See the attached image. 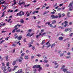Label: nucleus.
Returning <instances> with one entry per match:
<instances>
[{"mask_svg":"<svg viewBox=\"0 0 73 73\" xmlns=\"http://www.w3.org/2000/svg\"><path fill=\"white\" fill-rule=\"evenodd\" d=\"M24 12H23V11H20L19 13H17V16H20L21 17L23 15H24Z\"/></svg>","mask_w":73,"mask_h":73,"instance_id":"obj_1","label":"nucleus"},{"mask_svg":"<svg viewBox=\"0 0 73 73\" xmlns=\"http://www.w3.org/2000/svg\"><path fill=\"white\" fill-rule=\"evenodd\" d=\"M51 17L52 18V19H57L58 18V16L57 15L55 16L54 15L52 14L51 15Z\"/></svg>","mask_w":73,"mask_h":73,"instance_id":"obj_2","label":"nucleus"},{"mask_svg":"<svg viewBox=\"0 0 73 73\" xmlns=\"http://www.w3.org/2000/svg\"><path fill=\"white\" fill-rule=\"evenodd\" d=\"M71 3H70L68 7H69L70 8L69 9V11H72L73 10V9L72 8V5H71Z\"/></svg>","mask_w":73,"mask_h":73,"instance_id":"obj_3","label":"nucleus"},{"mask_svg":"<svg viewBox=\"0 0 73 73\" xmlns=\"http://www.w3.org/2000/svg\"><path fill=\"white\" fill-rule=\"evenodd\" d=\"M70 31V32L72 31V29L71 28H68L67 29H65V32H68V31Z\"/></svg>","mask_w":73,"mask_h":73,"instance_id":"obj_4","label":"nucleus"},{"mask_svg":"<svg viewBox=\"0 0 73 73\" xmlns=\"http://www.w3.org/2000/svg\"><path fill=\"white\" fill-rule=\"evenodd\" d=\"M40 67V65H35L33 67V68H39Z\"/></svg>","mask_w":73,"mask_h":73,"instance_id":"obj_5","label":"nucleus"},{"mask_svg":"<svg viewBox=\"0 0 73 73\" xmlns=\"http://www.w3.org/2000/svg\"><path fill=\"white\" fill-rule=\"evenodd\" d=\"M58 40H60V41L63 40V37L62 36H60L59 38H58Z\"/></svg>","mask_w":73,"mask_h":73,"instance_id":"obj_6","label":"nucleus"},{"mask_svg":"<svg viewBox=\"0 0 73 73\" xmlns=\"http://www.w3.org/2000/svg\"><path fill=\"white\" fill-rule=\"evenodd\" d=\"M21 38H22V36H19L18 38V39L19 40H21Z\"/></svg>","mask_w":73,"mask_h":73,"instance_id":"obj_7","label":"nucleus"},{"mask_svg":"<svg viewBox=\"0 0 73 73\" xmlns=\"http://www.w3.org/2000/svg\"><path fill=\"white\" fill-rule=\"evenodd\" d=\"M45 42V40H43L42 41V43H41V45H44Z\"/></svg>","mask_w":73,"mask_h":73,"instance_id":"obj_8","label":"nucleus"},{"mask_svg":"<svg viewBox=\"0 0 73 73\" xmlns=\"http://www.w3.org/2000/svg\"><path fill=\"white\" fill-rule=\"evenodd\" d=\"M16 61H13V63H12V65H15L16 64Z\"/></svg>","mask_w":73,"mask_h":73,"instance_id":"obj_9","label":"nucleus"},{"mask_svg":"<svg viewBox=\"0 0 73 73\" xmlns=\"http://www.w3.org/2000/svg\"><path fill=\"white\" fill-rule=\"evenodd\" d=\"M23 4V5H25V2H22L21 3H18V4L19 5H21L22 4Z\"/></svg>","mask_w":73,"mask_h":73,"instance_id":"obj_10","label":"nucleus"},{"mask_svg":"<svg viewBox=\"0 0 73 73\" xmlns=\"http://www.w3.org/2000/svg\"><path fill=\"white\" fill-rule=\"evenodd\" d=\"M41 33H39V35H37L36 36V38H38V37H40V36H41Z\"/></svg>","mask_w":73,"mask_h":73,"instance_id":"obj_11","label":"nucleus"},{"mask_svg":"<svg viewBox=\"0 0 73 73\" xmlns=\"http://www.w3.org/2000/svg\"><path fill=\"white\" fill-rule=\"evenodd\" d=\"M20 23H24V21L23 20V19H21L20 21Z\"/></svg>","mask_w":73,"mask_h":73,"instance_id":"obj_12","label":"nucleus"},{"mask_svg":"<svg viewBox=\"0 0 73 73\" xmlns=\"http://www.w3.org/2000/svg\"><path fill=\"white\" fill-rule=\"evenodd\" d=\"M38 68H39V69L38 70L39 72H40V70H42V68L40 67H40H38Z\"/></svg>","mask_w":73,"mask_h":73,"instance_id":"obj_13","label":"nucleus"},{"mask_svg":"<svg viewBox=\"0 0 73 73\" xmlns=\"http://www.w3.org/2000/svg\"><path fill=\"white\" fill-rule=\"evenodd\" d=\"M56 23V20H54L52 21V24H54Z\"/></svg>","mask_w":73,"mask_h":73,"instance_id":"obj_14","label":"nucleus"},{"mask_svg":"<svg viewBox=\"0 0 73 73\" xmlns=\"http://www.w3.org/2000/svg\"><path fill=\"white\" fill-rule=\"evenodd\" d=\"M58 15L59 18H60L61 17V13H58Z\"/></svg>","mask_w":73,"mask_h":73,"instance_id":"obj_15","label":"nucleus"},{"mask_svg":"<svg viewBox=\"0 0 73 73\" xmlns=\"http://www.w3.org/2000/svg\"><path fill=\"white\" fill-rule=\"evenodd\" d=\"M67 70H68V69H63V71L64 73H65V72Z\"/></svg>","mask_w":73,"mask_h":73,"instance_id":"obj_16","label":"nucleus"},{"mask_svg":"<svg viewBox=\"0 0 73 73\" xmlns=\"http://www.w3.org/2000/svg\"><path fill=\"white\" fill-rule=\"evenodd\" d=\"M44 29L41 30L39 33H40L41 35V33H43V32H44Z\"/></svg>","mask_w":73,"mask_h":73,"instance_id":"obj_17","label":"nucleus"},{"mask_svg":"<svg viewBox=\"0 0 73 73\" xmlns=\"http://www.w3.org/2000/svg\"><path fill=\"white\" fill-rule=\"evenodd\" d=\"M25 59H28L29 58L28 55H26L25 57Z\"/></svg>","mask_w":73,"mask_h":73,"instance_id":"obj_18","label":"nucleus"},{"mask_svg":"<svg viewBox=\"0 0 73 73\" xmlns=\"http://www.w3.org/2000/svg\"><path fill=\"white\" fill-rule=\"evenodd\" d=\"M68 22L67 21H66L64 22V24L66 25H68Z\"/></svg>","mask_w":73,"mask_h":73,"instance_id":"obj_19","label":"nucleus"},{"mask_svg":"<svg viewBox=\"0 0 73 73\" xmlns=\"http://www.w3.org/2000/svg\"><path fill=\"white\" fill-rule=\"evenodd\" d=\"M20 31H21V30L20 29H19L18 30H17L16 31V32H18L19 33L20 32Z\"/></svg>","mask_w":73,"mask_h":73,"instance_id":"obj_20","label":"nucleus"},{"mask_svg":"<svg viewBox=\"0 0 73 73\" xmlns=\"http://www.w3.org/2000/svg\"><path fill=\"white\" fill-rule=\"evenodd\" d=\"M56 45V44L54 43L51 46V48H53V46H54Z\"/></svg>","mask_w":73,"mask_h":73,"instance_id":"obj_21","label":"nucleus"},{"mask_svg":"<svg viewBox=\"0 0 73 73\" xmlns=\"http://www.w3.org/2000/svg\"><path fill=\"white\" fill-rule=\"evenodd\" d=\"M5 12L4 11L3 13H2V15L1 16V17H4V15L5 14H4V13H5Z\"/></svg>","mask_w":73,"mask_h":73,"instance_id":"obj_22","label":"nucleus"},{"mask_svg":"<svg viewBox=\"0 0 73 73\" xmlns=\"http://www.w3.org/2000/svg\"><path fill=\"white\" fill-rule=\"evenodd\" d=\"M46 34V33H42V34H41V36H44V35H45Z\"/></svg>","mask_w":73,"mask_h":73,"instance_id":"obj_23","label":"nucleus"},{"mask_svg":"<svg viewBox=\"0 0 73 73\" xmlns=\"http://www.w3.org/2000/svg\"><path fill=\"white\" fill-rule=\"evenodd\" d=\"M6 58V61H8V56H6L5 57Z\"/></svg>","mask_w":73,"mask_h":73,"instance_id":"obj_24","label":"nucleus"},{"mask_svg":"<svg viewBox=\"0 0 73 73\" xmlns=\"http://www.w3.org/2000/svg\"><path fill=\"white\" fill-rule=\"evenodd\" d=\"M15 38H17L18 37V36H17V35H16V34H15Z\"/></svg>","mask_w":73,"mask_h":73,"instance_id":"obj_25","label":"nucleus"},{"mask_svg":"<svg viewBox=\"0 0 73 73\" xmlns=\"http://www.w3.org/2000/svg\"><path fill=\"white\" fill-rule=\"evenodd\" d=\"M18 71H19V73H22V70H18Z\"/></svg>","mask_w":73,"mask_h":73,"instance_id":"obj_26","label":"nucleus"},{"mask_svg":"<svg viewBox=\"0 0 73 73\" xmlns=\"http://www.w3.org/2000/svg\"><path fill=\"white\" fill-rule=\"evenodd\" d=\"M27 37V36H29L30 37V33H29L27 35H26Z\"/></svg>","mask_w":73,"mask_h":73,"instance_id":"obj_27","label":"nucleus"},{"mask_svg":"<svg viewBox=\"0 0 73 73\" xmlns=\"http://www.w3.org/2000/svg\"><path fill=\"white\" fill-rule=\"evenodd\" d=\"M44 63H47V62H48V60H44Z\"/></svg>","mask_w":73,"mask_h":73,"instance_id":"obj_28","label":"nucleus"},{"mask_svg":"<svg viewBox=\"0 0 73 73\" xmlns=\"http://www.w3.org/2000/svg\"><path fill=\"white\" fill-rule=\"evenodd\" d=\"M65 14L64 13L63 14H62V15H61V17H64V16H65Z\"/></svg>","mask_w":73,"mask_h":73,"instance_id":"obj_29","label":"nucleus"},{"mask_svg":"<svg viewBox=\"0 0 73 73\" xmlns=\"http://www.w3.org/2000/svg\"><path fill=\"white\" fill-rule=\"evenodd\" d=\"M16 44H13L12 45V46H16Z\"/></svg>","mask_w":73,"mask_h":73,"instance_id":"obj_30","label":"nucleus"},{"mask_svg":"<svg viewBox=\"0 0 73 73\" xmlns=\"http://www.w3.org/2000/svg\"><path fill=\"white\" fill-rule=\"evenodd\" d=\"M9 62L7 63L6 64L7 66H9Z\"/></svg>","mask_w":73,"mask_h":73,"instance_id":"obj_31","label":"nucleus"},{"mask_svg":"<svg viewBox=\"0 0 73 73\" xmlns=\"http://www.w3.org/2000/svg\"><path fill=\"white\" fill-rule=\"evenodd\" d=\"M24 54H25V53H22L21 54V57H23V56L24 55Z\"/></svg>","mask_w":73,"mask_h":73,"instance_id":"obj_32","label":"nucleus"},{"mask_svg":"<svg viewBox=\"0 0 73 73\" xmlns=\"http://www.w3.org/2000/svg\"><path fill=\"white\" fill-rule=\"evenodd\" d=\"M46 25L47 24H48V25H49V24H50V22H47L46 23H45Z\"/></svg>","mask_w":73,"mask_h":73,"instance_id":"obj_33","label":"nucleus"},{"mask_svg":"<svg viewBox=\"0 0 73 73\" xmlns=\"http://www.w3.org/2000/svg\"><path fill=\"white\" fill-rule=\"evenodd\" d=\"M17 26H20V25H19V24H17V25H15V27H14V28H16L17 27Z\"/></svg>","mask_w":73,"mask_h":73,"instance_id":"obj_34","label":"nucleus"},{"mask_svg":"<svg viewBox=\"0 0 73 73\" xmlns=\"http://www.w3.org/2000/svg\"><path fill=\"white\" fill-rule=\"evenodd\" d=\"M5 1L1 2V4H4L5 3Z\"/></svg>","mask_w":73,"mask_h":73,"instance_id":"obj_35","label":"nucleus"},{"mask_svg":"<svg viewBox=\"0 0 73 73\" xmlns=\"http://www.w3.org/2000/svg\"><path fill=\"white\" fill-rule=\"evenodd\" d=\"M34 73H36V69H34Z\"/></svg>","mask_w":73,"mask_h":73,"instance_id":"obj_36","label":"nucleus"},{"mask_svg":"<svg viewBox=\"0 0 73 73\" xmlns=\"http://www.w3.org/2000/svg\"><path fill=\"white\" fill-rule=\"evenodd\" d=\"M64 55V53L61 54L60 55V56H62Z\"/></svg>","mask_w":73,"mask_h":73,"instance_id":"obj_37","label":"nucleus"},{"mask_svg":"<svg viewBox=\"0 0 73 73\" xmlns=\"http://www.w3.org/2000/svg\"><path fill=\"white\" fill-rule=\"evenodd\" d=\"M51 46V44H50V43L49 44V45L48 46H47V48H49L50 46Z\"/></svg>","mask_w":73,"mask_h":73,"instance_id":"obj_38","label":"nucleus"},{"mask_svg":"<svg viewBox=\"0 0 73 73\" xmlns=\"http://www.w3.org/2000/svg\"><path fill=\"white\" fill-rule=\"evenodd\" d=\"M71 57H70V56H67L66 57V58H70Z\"/></svg>","mask_w":73,"mask_h":73,"instance_id":"obj_39","label":"nucleus"},{"mask_svg":"<svg viewBox=\"0 0 73 73\" xmlns=\"http://www.w3.org/2000/svg\"><path fill=\"white\" fill-rule=\"evenodd\" d=\"M46 66H47L48 67V66H49V64H46L45 65Z\"/></svg>","mask_w":73,"mask_h":73,"instance_id":"obj_40","label":"nucleus"},{"mask_svg":"<svg viewBox=\"0 0 73 73\" xmlns=\"http://www.w3.org/2000/svg\"><path fill=\"white\" fill-rule=\"evenodd\" d=\"M26 40H27V38H25L23 40L24 42H26Z\"/></svg>","mask_w":73,"mask_h":73,"instance_id":"obj_41","label":"nucleus"},{"mask_svg":"<svg viewBox=\"0 0 73 73\" xmlns=\"http://www.w3.org/2000/svg\"><path fill=\"white\" fill-rule=\"evenodd\" d=\"M28 31L29 32H32V30L31 29H29V30H28Z\"/></svg>","mask_w":73,"mask_h":73,"instance_id":"obj_42","label":"nucleus"},{"mask_svg":"<svg viewBox=\"0 0 73 73\" xmlns=\"http://www.w3.org/2000/svg\"><path fill=\"white\" fill-rule=\"evenodd\" d=\"M60 10H61V8H58V11H60Z\"/></svg>","mask_w":73,"mask_h":73,"instance_id":"obj_43","label":"nucleus"},{"mask_svg":"<svg viewBox=\"0 0 73 73\" xmlns=\"http://www.w3.org/2000/svg\"><path fill=\"white\" fill-rule=\"evenodd\" d=\"M48 13V12L46 11H45L44 12V13L43 14V15H45V14H46V13Z\"/></svg>","mask_w":73,"mask_h":73,"instance_id":"obj_44","label":"nucleus"},{"mask_svg":"<svg viewBox=\"0 0 73 73\" xmlns=\"http://www.w3.org/2000/svg\"><path fill=\"white\" fill-rule=\"evenodd\" d=\"M31 59H33V58H35V56H31Z\"/></svg>","mask_w":73,"mask_h":73,"instance_id":"obj_45","label":"nucleus"},{"mask_svg":"<svg viewBox=\"0 0 73 73\" xmlns=\"http://www.w3.org/2000/svg\"><path fill=\"white\" fill-rule=\"evenodd\" d=\"M51 14H54V13H55V12L54 11L51 12Z\"/></svg>","mask_w":73,"mask_h":73,"instance_id":"obj_46","label":"nucleus"},{"mask_svg":"<svg viewBox=\"0 0 73 73\" xmlns=\"http://www.w3.org/2000/svg\"><path fill=\"white\" fill-rule=\"evenodd\" d=\"M18 66H15L14 67V70H15L16 69L15 68H17Z\"/></svg>","mask_w":73,"mask_h":73,"instance_id":"obj_47","label":"nucleus"},{"mask_svg":"<svg viewBox=\"0 0 73 73\" xmlns=\"http://www.w3.org/2000/svg\"><path fill=\"white\" fill-rule=\"evenodd\" d=\"M49 7L48 6L47 7H46V9H49Z\"/></svg>","mask_w":73,"mask_h":73,"instance_id":"obj_48","label":"nucleus"},{"mask_svg":"<svg viewBox=\"0 0 73 73\" xmlns=\"http://www.w3.org/2000/svg\"><path fill=\"white\" fill-rule=\"evenodd\" d=\"M8 38H9V37H8L7 38H5V40H8Z\"/></svg>","mask_w":73,"mask_h":73,"instance_id":"obj_49","label":"nucleus"},{"mask_svg":"<svg viewBox=\"0 0 73 73\" xmlns=\"http://www.w3.org/2000/svg\"><path fill=\"white\" fill-rule=\"evenodd\" d=\"M56 62V61H54L52 62V63H54V64Z\"/></svg>","mask_w":73,"mask_h":73,"instance_id":"obj_50","label":"nucleus"},{"mask_svg":"<svg viewBox=\"0 0 73 73\" xmlns=\"http://www.w3.org/2000/svg\"><path fill=\"white\" fill-rule=\"evenodd\" d=\"M30 15V13H28V14L27 15V17H28L29 16V15Z\"/></svg>","mask_w":73,"mask_h":73,"instance_id":"obj_51","label":"nucleus"},{"mask_svg":"<svg viewBox=\"0 0 73 73\" xmlns=\"http://www.w3.org/2000/svg\"><path fill=\"white\" fill-rule=\"evenodd\" d=\"M15 32V30L14 29L12 31V33H14Z\"/></svg>","mask_w":73,"mask_h":73,"instance_id":"obj_52","label":"nucleus"},{"mask_svg":"<svg viewBox=\"0 0 73 73\" xmlns=\"http://www.w3.org/2000/svg\"><path fill=\"white\" fill-rule=\"evenodd\" d=\"M29 48H30V47H31V46H32V45L31 44H29Z\"/></svg>","mask_w":73,"mask_h":73,"instance_id":"obj_53","label":"nucleus"},{"mask_svg":"<svg viewBox=\"0 0 73 73\" xmlns=\"http://www.w3.org/2000/svg\"><path fill=\"white\" fill-rule=\"evenodd\" d=\"M17 11H18V9H16V10L14 12H17Z\"/></svg>","mask_w":73,"mask_h":73,"instance_id":"obj_54","label":"nucleus"},{"mask_svg":"<svg viewBox=\"0 0 73 73\" xmlns=\"http://www.w3.org/2000/svg\"><path fill=\"white\" fill-rule=\"evenodd\" d=\"M72 22H70V23H69V25H72Z\"/></svg>","mask_w":73,"mask_h":73,"instance_id":"obj_55","label":"nucleus"},{"mask_svg":"<svg viewBox=\"0 0 73 73\" xmlns=\"http://www.w3.org/2000/svg\"><path fill=\"white\" fill-rule=\"evenodd\" d=\"M7 69L5 68H4V70H3V72H5L6 70Z\"/></svg>","mask_w":73,"mask_h":73,"instance_id":"obj_56","label":"nucleus"},{"mask_svg":"<svg viewBox=\"0 0 73 73\" xmlns=\"http://www.w3.org/2000/svg\"><path fill=\"white\" fill-rule=\"evenodd\" d=\"M32 48L33 50H34L35 49V46H33L32 47Z\"/></svg>","mask_w":73,"mask_h":73,"instance_id":"obj_57","label":"nucleus"},{"mask_svg":"<svg viewBox=\"0 0 73 73\" xmlns=\"http://www.w3.org/2000/svg\"><path fill=\"white\" fill-rule=\"evenodd\" d=\"M1 69H2V70H3V69H4L5 68H4V67H1Z\"/></svg>","mask_w":73,"mask_h":73,"instance_id":"obj_58","label":"nucleus"},{"mask_svg":"<svg viewBox=\"0 0 73 73\" xmlns=\"http://www.w3.org/2000/svg\"><path fill=\"white\" fill-rule=\"evenodd\" d=\"M67 54L68 55H70V52L68 53H67Z\"/></svg>","mask_w":73,"mask_h":73,"instance_id":"obj_59","label":"nucleus"},{"mask_svg":"<svg viewBox=\"0 0 73 73\" xmlns=\"http://www.w3.org/2000/svg\"><path fill=\"white\" fill-rule=\"evenodd\" d=\"M33 35V33H32L30 35V37H31V36H32V35Z\"/></svg>","mask_w":73,"mask_h":73,"instance_id":"obj_60","label":"nucleus"},{"mask_svg":"<svg viewBox=\"0 0 73 73\" xmlns=\"http://www.w3.org/2000/svg\"><path fill=\"white\" fill-rule=\"evenodd\" d=\"M35 11H34L33 12V13H32V15H34V14H35Z\"/></svg>","mask_w":73,"mask_h":73,"instance_id":"obj_61","label":"nucleus"},{"mask_svg":"<svg viewBox=\"0 0 73 73\" xmlns=\"http://www.w3.org/2000/svg\"><path fill=\"white\" fill-rule=\"evenodd\" d=\"M72 35H73V34L71 33L70 35V36H72Z\"/></svg>","mask_w":73,"mask_h":73,"instance_id":"obj_62","label":"nucleus"},{"mask_svg":"<svg viewBox=\"0 0 73 73\" xmlns=\"http://www.w3.org/2000/svg\"><path fill=\"white\" fill-rule=\"evenodd\" d=\"M5 32H6V31H2V33H4Z\"/></svg>","mask_w":73,"mask_h":73,"instance_id":"obj_63","label":"nucleus"},{"mask_svg":"<svg viewBox=\"0 0 73 73\" xmlns=\"http://www.w3.org/2000/svg\"><path fill=\"white\" fill-rule=\"evenodd\" d=\"M66 73H72V72H68V71H66Z\"/></svg>","mask_w":73,"mask_h":73,"instance_id":"obj_64","label":"nucleus"}]
</instances>
